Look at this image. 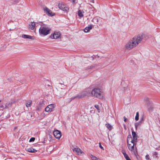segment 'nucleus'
Here are the masks:
<instances>
[{
  "instance_id": "nucleus-3",
  "label": "nucleus",
  "mask_w": 160,
  "mask_h": 160,
  "mask_svg": "<svg viewBox=\"0 0 160 160\" xmlns=\"http://www.w3.org/2000/svg\"><path fill=\"white\" fill-rule=\"evenodd\" d=\"M137 142L132 141L131 135H128L127 139V146L128 148L130 151H134V147H136Z\"/></svg>"
},
{
  "instance_id": "nucleus-9",
  "label": "nucleus",
  "mask_w": 160,
  "mask_h": 160,
  "mask_svg": "<svg viewBox=\"0 0 160 160\" xmlns=\"http://www.w3.org/2000/svg\"><path fill=\"white\" fill-rule=\"evenodd\" d=\"M73 151L75 152L79 155H81L82 154H84V152L79 148H75L73 149Z\"/></svg>"
},
{
  "instance_id": "nucleus-25",
  "label": "nucleus",
  "mask_w": 160,
  "mask_h": 160,
  "mask_svg": "<svg viewBox=\"0 0 160 160\" xmlns=\"http://www.w3.org/2000/svg\"><path fill=\"white\" fill-rule=\"evenodd\" d=\"M2 102V103H0V108H3L4 106L3 105V101L0 100V102Z\"/></svg>"
},
{
  "instance_id": "nucleus-7",
  "label": "nucleus",
  "mask_w": 160,
  "mask_h": 160,
  "mask_svg": "<svg viewBox=\"0 0 160 160\" xmlns=\"http://www.w3.org/2000/svg\"><path fill=\"white\" fill-rule=\"evenodd\" d=\"M144 101L147 108L148 109H149L151 106V101H150L149 99L148 98H145L144 99Z\"/></svg>"
},
{
  "instance_id": "nucleus-18",
  "label": "nucleus",
  "mask_w": 160,
  "mask_h": 160,
  "mask_svg": "<svg viewBox=\"0 0 160 160\" xmlns=\"http://www.w3.org/2000/svg\"><path fill=\"white\" fill-rule=\"evenodd\" d=\"M15 102V101L14 100L13 101H12L11 102H9L8 103H7L5 107L7 108H8L9 107H10L11 106L12 104L14 103Z\"/></svg>"
},
{
  "instance_id": "nucleus-33",
  "label": "nucleus",
  "mask_w": 160,
  "mask_h": 160,
  "mask_svg": "<svg viewBox=\"0 0 160 160\" xmlns=\"http://www.w3.org/2000/svg\"><path fill=\"white\" fill-rule=\"evenodd\" d=\"M123 118H124V121L125 122H126L127 121V120H128V119L127 118H126L125 117H123Z\"/></svg>"
},
{
  "instance_id": "nucleus-35",
  "label": "nucleus",
  "mask_w": 160,
  "mask_h": 160,
  "mask_svg": "<svg viewBox=\"0 0 160 160\" xmlns=\"http://www.w3.org/2000/svg\"><path fill=\"white\" fill-rule=\"evenodd\" d=\"M13 2H18L19 0H12Z\"/></svg>"
},
{
  "instance_id": "nucleus-5",
  "label": "nucleus",
  "mask_w": 160,
  "mask_h": 160,
  "mask_svg": "<svg viewBox=\"0 0 160 160\" xmlns=\"http://www.w3.org/2000/svg\"><path fill=\"white\" fill-rule=\"evenodd\" d=\"M58 7L60 9L64 12H68L69 9L68 7L62 2L59 3Z\"/></svg>"
},
{
  "instance_id": "nucleus-16",
  "label": "nucleus",
  "mask_w": 160,
  "mask_h": 160,
  "mask_svg": "<svg viewBox=\"0 0 160 160\" xmlns=\"http://www.w3.org/2000/svg\"><path fill=\"white\" fill-rule=\"evenodd\" d=\"M26 151L31 153H35L37 151V150L33 149L32 148H26Z\"/></svg>"
},
{
  "instance_id": "nucleus-28",
  "label": "nucleus",
  "mask_w": 160,
  "mask_h": 160,
  "mask_svg": "<svg viewBox=\"0 0 160 160\" xmlns=\"http://www.w3.org/2000/svg\"><path fill=\"white\" fill-rule=\"evenodd\" d=\"M95 67V65L93 64L92 65L90 66L89 67H88V69H91V68H93V67Z\"/></svg>"
},
{
  "instance_id": "nucleus-19",
  "label": "nucleus",
  "mask_w": 160,
  "mask_h": 160,
  "mask_svg": "<svg viewBox=\"0 0 160 160\" xmlns=\"http://www.w3.org/2000/svg\"><path fill=\"white\" fill-rule=\"evenodd\" d=\"M84 12L81 10H79L78 12V15L80 17H82L83 16V13Z\"/></svg>"
},
{
  "instance_id": "nucleus-15",
  "label": "nucleus",
  "mask_w": 160,
  "mask_h": 160,
  "mask_svg": "<svg viewBox=\"0 0 160 160\" xmlns=\"http://www.w3.org/2000/svg\"><path fill=\"white\" fill-rule=\"evenodd\" d=\"M44 105V104L43 101H42L40 102L37 107V109L38 111H40L41 110V108L42 107H43Z\"/></svg>"
},
{
  "instance_id": "nucleus-2",
  "label": "nucleus",
  "mask_w": 160,
  "mask_h": 160,
  "mask_svg": "<svg viewBox=\"0 0 160 160\" xmlns=\"http://www.w3.org/2000/svg\"><path fill=\"white\" fill-rule=\"evenodd\" d=\"M86 96L94 97L101 99L103 97V94L101 91H83L78 94L76 97L81 98Z\"/></svg>"
},
{
  "instance_id": "nucleus-21",
  "label": "nucleus",
  "mask_w": 160,
  "mask_h": 160,
  "mask_svg": "<svg viewBox=\"0 0 160 160\" xmlns=\"http://www.w3.org/2000/svg\"><path fill=\"white\" fill-rule=\"evenodd\" d=\"M105 125L109 130H111L112 129V126L109 123H107Z\"/></svg>"
},
{
  "instance_id": "nucleus-12",
  "label": "nucleus",
  "mask_w": 160,
  "mask_h": 160,
  "mask_svg": "<svg viewBox=\"0 0 160 160\" xmlns=\"http://www.w3.org/2000/svg\"><path fill=\"white\" fill-rule=\"evenodd\" d=\"M35 22H31L29 24L28 28L31 30H33L35 28Z\"/></svg>"
},
{
  "instance_id": "nucleus-6",
  "label": "nucleus",
  "mask_w": 160,
  "mask_h": 160,
  "mask_svg": "<svg viewBox=\"0 0 160 160\" xmlns=\"http://www.w3.org/2000/svg\"><path fill=\"white\" fill-rule=\"evenodd\" d=\"M54 104H51L48 105L45 108V111L48 112H51L53 111V108L55 107Z\"/></svg>"
},
{
  "instance_id": "nucleus-36",
  "label": "nucleus",
  "mask_w": 160,
  "mask_h": 160,
  "mask_svg": "<svg viewBox=\"0 0 160 160\" xmlns=\"http://www.w3.org/2000/svg\"><path fill=\"white\" fill-rule=\"evenodd\" d=\"M100 89L95 88H94L92 90H99Z\"/></svg>"
},
{
  "instance_id": "nucleus-40",
  "label": "nucleus",
  "mask_w": 160,
  "mask_h": 160,
  "mask_svg": "<svg viewBox=\"0 0 160 160\" xmlns=\"http://www.w3.org/2000/svg\"><path fill=\"white\" fill-rule=\"evenodd\" d=\"M60 84H61V85H62V84L61 83H60Z\"/></svg>"
},
{
  "instance_id": "nucleus-17",
  "label": "nucleus",
  "mask_w": 160,
  "mask_h": 160,
  "mask_svg": "<svg viewBox=\"0 0 160 160\" xmlns=\"http://www.w3.org/2000/svg\"><path fill=\"white\" fill-rule=\"evenodd\" d=\"M92 25H89L88 27H86L84 30L85 32H87L89 31L92 28Z\"/></svg>"
},
{
  "instance_id": "nucleus-41",
  "label": "nucleus",
  "mask_w": 160,
  "mask_h": 160,
  "mask_svg": "<svg viewBox=\"0 0 160 160\" xmlns=\"http://www.w3.org/2000/svg\"><path fill=\"white\" fill-rule=\"evenodd\" d=\"M63 89L62 88H61V89ZM64 89L65 88H64Z\"/></svg>"
},
{
  "instance_id": "nucleus-32",
  "label": "nucleus",
  "mask_w": 160,
  "mask_h": 160,
  "mask_svg": "<svg viewBox=\"0 0 160 160\" xmlns=\"http://www.w3.org/2000/svg\"><path fill=\"white\" fill-rule=\"evenodd\" d=\"M95 107L98 110H99V106L98 105H95Z\"/></svg>"
},
{
  "instance_id": "nucleus-26",
  "label": "nucleus",
  "mask_w": 160,
  "mask_h": 160,
  "mask_svg": "<svg viewBox=\"0 0 160 160\" xmlns=\"http://www.w3.org/2000/svg\"><path fill=\"white\" fill-rule=\"evenodd\" d=\"M35 140V138H31L29 140V142H33Z\"/></svg>"
},
{
  "instance_id": "nucleus-4",
  "label": "nucleus",
  "mask_w": 160,
  "mask_h": 160,
  "mask_svg": "<svg viewBox=\"0 0 160 160\" xmlns=\"http://www.w3.org/2000/svg\"><path fill=\"white\" fill-rule=\"evenodd\" d=\"M51 29L48 27H42L39 29V33L40 35L46 36L50 33Z\"/></svg>"
},
{
  "instance_id": "nucleus-31",
  "label": "nucleus",
  "mask_w": 160,
  "mask_h": 160,
  "mask_svg": "<svg viewBox=\"0 0 160 160\" xmlns=\"http://www.w3.org/2000/svg\"><path fill=\"white\" fill-rule=\"evenodd\" d=\"M144 120V117L143 116H142V117L140 118V121H143Z\"/></svg>"
},
{
  "instance_id": "nucleus-10",
  "label": "nucleus",
  "mask_w": 160,
  "mask_h": 160,
  "mask_svg": "<svg viewBox=\"0 0 160 160\" xmlns=\"http://www.w3.org/2000/svg\"><path fill=\"white\" fill-rule=\"evenodd\" d=\"M53 134L54 137L57 139H59L61 136V132L58 130L54 131Z\"/></svg>"
},
{
  "instance_id": "nucleus-34",
  "label": "nucleus",
  "mask_w": 160,
  "mask_h": 160,
  "mask_svg": "<svg viewBox=\"0 0 160 160\" xmlns=\"http://www.w3.org/2000/svg\"><path fill=\"white\" fill-rule=\"evenodd\" d=\"M69 1L72 2L73 4L75 2L76 0H68Z\"/></svg>"
},
{
  "instance_id": "nucleus-39",
  "label": "nucleus",
  "mask_w": 160,
  "mask_h": 160,
  "mask_svg": "<svg viewBox=\"0 0 160 160\" xmlns=\"http://www.w3.org/2000/svg\"><path fill=\"white\" fill-rule=\"evenodd\" d=\"M98 160H101L99 158Z\"/></svg>"
},
{
  "instance_id": "nucleus-30",
  "label": "nucleus",
  "mask_w": 160,
  "mask_h": 160,
  "mask_svg": "<svg viewBox=\"0 0 160 160\" xmlns=\"http://www.w3.org/2000/svg\"><path fill=\"white\" fill-rule=\"evenodd\" d=\"M99 147L102 149V150H104V148H103V147L101 145V144L100 143H99Z\"/></svg>"
},
{
  "instance_id": "nucleus-23",
  "label": "nucleus",
  "mask_w": 160,
  "mask_h": 160,
  "mask_svg": "<svg viewBox=\"0 0 160 160\" xmlns=\"http://www.w3.org/2000/svg\"><path fill=\"white\" fill-rule=\"evenodd\" d=\"M90 157L92 160H98V159H99V158H97L96 157L92 155H91Z\"/></svg>"
},
{
  "instance_id": "nucleus-22",
  "label": "nucleus",
  "mask_w": 160,
  "mask_h": 160,
  "mask_svg": "<svg viewBox=\"0 0 160 160\" xmlns=\"http://www.w3.org/2000/svg\"><path fill=\"white\" fill-rule=\"evenodd\" d=\"M123 155L127 160H131L128 155L125 153H123Z\"/></svg>"
},
{
  "instance_id": "nucleus-11",
  "label": "nucleus",
  "mask_w": 160,
  "mask_h": 160,
  "mask_svg": "<svg viewBox=\"0 0 160 160\" xmlns=\"http://www.w3.org/2000/svg\"><path fill=\"white\" fill-rule=\"evenodd\" d=\"M44 10L45 12L50 16H53L55 15V13L52 12L51 10L48 9L47 8H44Z\"/></svg>"
},
{
  "instance_id": "nucleus-27",
  "label": "nucleus",
  "mask_w": 160,
  "mask_h": 160,
  "mask_svg": "<svg viewBox=\"0 0 160 160\" xmlns=\"http://www.w3.org/2000/svg\"><path fill=\"white\" fill-rule=\"evenodd\" d=\"M146 158L147 160H151L149 158V156L148 155H147L146 156Z\"/></svg>"
},
{
  "instance_id": "nucleus-20",
  "label": "nucleus",
  "mask_w": 160,
  "mask_h": 160,
  "mask_svg": "<svg viewBox=\"0 0 160 160\" xmlns=\"http://www.w3.org/2000/svg\"><path fill=\"white\" fill-rule=\"evenodd\" d=\"M31 103L32 102L31 101L29 100L28 101L26 104V106L28 108L30 107L31 104Z\"/></svg>"
},
{
  "instance_id": "nucleus-1",
  "label": "nucleus",
  "mask_w": 160,
  "mask_h": 160,
  "mask_svg": "<svg viewBox=\"0 0 160 160\" xmlns=\"http://www.w3.org/2000/svg\"><path fill=\"white\" fill-rule=\"evenodd\" d=\"M143 35H138L130 39L125 45V48L126 50H130L138 45L142 41Z\"/></svg>"
},
{
  "instance_id": "nucleus-37",
  "label": "nucleus",
  "mask_w": 160,
  "mask_h": 160,
  "mask_svg": "<svg viewBox=\"0 0 160 160\" xmlns=\"http://www.w3.org/2000/svg\"><path fill=\"white\" fill-rule=\"evenodd\" d=\"M135 128L136 129H137V127H138V125H137L136 124L135 125Z\"/></svg>"
},
{
  "instance_id": "nucleus-24",
  "label": "nucleus",
  "mask_w": 160,
  "mask_h": 160,
  "mask_svg": "<svg viewBox=\"0 0 160 160\" xmlns=\"http://www.w3.org/2000/svg\"><path fill=\"white\" fill-rule=\"evenodd\" d=\"M139 113L138 112H137L136 113V115L135 117V119L136 121H138L139 119Z\"/></svg>"
},
{
  "instance_id": "nucleus-14",
  "label": "nucleus",
  "mask_w": 160,
  "mask_h": 160,
  "mask_svg": "<svg viewBox=\"0 0 160 160\" xmlns=\"http://www.w3.org/2000/svg\"><path fill=\"white\" fill-rule=\"evenodd\" d=\"M22 37L24 38H28L32 40H34V37L26 34H22Z\"/></svg>"
},
{
  "instance_id": "nucleus-29",
  "label": "nucleus",
  "mask_w": 160,
  "mask_h": 160,
  "mask_svg": "<svg viewBox=\"0 0 160 160\" xmlns=\"http://www.w3.org/2000/svg\"><path fill=\"white\" fill-rule=\"evenodd\" d=\"M158 154V153L157 152H154L153 153V156H156V158H157V155Z\"/></svg>"
},
{
  "instance_id": "nucleus-38",
  "label": "nucleus",
  "mask_w": 160,
  "mask_h": 160,
  "mask_svg": "<svg viewBox=\"0 0 160 160\" xmlns=\"http://www.w3.org/2000/svg\"><path fill=\"white\" fill-rule=\"evenodd\" d=\"M124 128L125 129H126V127L125 126V125L124 126Z\"/></svg>"
},
{
  "instance_id": "nucleus-8",
  "label": "nucleus",
  "mask_w": 160,
  "mask_h": 160,
  "mask_svg": "<svg viewBox=\"0 0 160 160\" xmlns=\"http://www.w3.org/2000/svg\"><path fill=\"white\" fill-rule=\"evenodd\" d=\"M61 35V34L59 32H55L53 34H52L50 37L54 39H56L59 38Z\"/></svg>"
},
{
  "instance_id": "nucleus-13",
  "label": "nucleus",
  "mask_w": 160,
  "mask_h": 160,
  "mask_svg": "<svg viewBox=\"0 0 160 160\" xmlns=\"http://www.w3.org/2000/svg\"><path fill=\"white\" fill-rule=\"evenodd\" d=\"M132 140L133 141H134V142H137V135L136 133V132L133 131H132Z\"/></svg>"
}]
</instances>
